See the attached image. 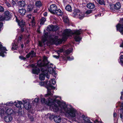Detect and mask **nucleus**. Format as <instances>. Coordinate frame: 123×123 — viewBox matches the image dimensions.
<instances>
[{
    "label": "nucleus",
    "mask_w": 123,
    "mask_h": 123,
    "mask_svg": "<svg viewBox=\"0 0 123 123\" xmlns=\"http://www.w3.org/2000/svg\"><path fill=\"white\" fill-rule=\"evenodd\" d=\"M57 97L55 96L53 98H49L48 105L50 106L54 112H57L59 110L62 111L63 110L68 116L72 117H75L77 113L76 110L72 108H67L65 102H61L56 99Z\"/></svg>",
    "instance_id": "nucleus-2"
},
{
    "label": "nucleus",
    "mask_w": 123,
    "mask_h": 123,
    "mask_svg": "<svg viewBox=\"0 0 123 123\" xmlns=\"http://www.w3.org/2000/svg\"><path fill=\"white\" fill-rule=\"evenodd\" d=\"M18 12L19 14L22 16L25 15L26 12V10L24 8L19 9Z\"/></svg>",
    "instance_id": "nucleus-16"
},
{
    "label": "nucleus",
    "mask_w": 123,
    "mask_h": 123,
    "mask_svg": "<svg viewBox=\"0 0 123 123\" xmlns=\"http://www.w3.org/2000/svg\"><path fill=\"white\" fill-rule=\"evenodd\" d=\"M72 51V49H67L66 51V53L67 54H69L71 53Z\"/></svg>",
    "instance_id": "nucleus-38"
},
{
    "label": "nucleus",
    "mask_w": 123,
    "mask_h": 123,
    "mask_svg": "<svg viewBox=\"0 0 123 123\" xmlns=\"http://www.w3.org/2000/svg\"><path fill=\"white\" fill-rule=\"evenodd\" d=\"M121 109L120 110V118H122L123 117L122 114H123V103H122L120 106Z\"/></svg>",
    "instance_id": "nucleus-23"
},
{
    "label": "nucleus",
    "mask_w": 123,
    "mask_h": 123,
    "mask_svg": "<svg viewBox=\"0 0 123 123\" xmlns=\"http://www.w3.org/2000/svg\"><path fill=\"white\" fill-rule=\"evenodd\" d=\"M18 4L19 6L21 7H24L26 5L25 1L23 0L19 1Z\"/></svg>",
    "instance_id": "nucleus-18"
},
{
    "label": "nucleus",
    "mask_w": 123,
    "mask_h": 123,
    "mask_svg": "<svg viewBox=\"0 0 123 123\" xmlns=\"http://www.w3.org/2000/svg\"><path fill=\"white\" fill-rule=\"evenodd\" d=\"M5 17L6 18V20H9L11 18L12 15L10 14L9 12L8 11H5L4 12Z\"/></svg>",
    "instance_id": "nucleus-12"
},
{
    "label": "nucleus",
    "mask_w": 123,
    "mask_h": 123,
    "mask_svg": "<svg viewBox=\"0 0 123 123\" xmlns=\"http://www.w3.org/2000/svg\"><path fill=\"white\" fill-rule=\"evenodd\" d=\"M39 99L38 98H35V99L33 100V103L34 104L35 103H38L39 101Z\"/></svg>",
    "instance_id": "nucleus-40"
},
{
    "label": "nucleus",
    "mask_w": 123,
    "mask_h": 123,
    "mask_svg": "<svg viewBox=\"0 0 123 123\" xmlns=\"http://www.w3.org/2000/svg\"><path fill=\"white\" fill-rule=\"evenodd\" d=\"M82 117L83 118L80 123H92L90 122V120L88 118L86 117L84 115L82 116Z\"/></svg>",
    "instance_id": "nucleus-10"
},
{
    "label": "nucleus",
    "mask_w": 123,
    "mask_h": 123,
    "mask_svg": "<svg viewBox=\"0 0 123 123\" xmlns=\"http://www.w3.org/2000/svg\"><path fill=\"white\" fill-rule=\"evenodd\" d=\"M36 55V53L34 52V51L31 50L26 55V57L27 58H28L31 56V57H33L35 56Z\"/></svg>",
    "instance_id": "nucleus-14"
},
{
    "label": "nucleus",
    "mask_w": 123,
    "mask_h": 123,
    "mask_svg": "<svg viewBox=\"0 0 123 123\" xmlns=\"http://www.w3.org/2000/svg\"><path fill=\"white\" fill-rule=\"evenodd\" d=\"M51 81L52 82V84L53 85H55L56 83L55 79H51Z\"/></svg>",
    "instance_id": "nucleus-43"
},
{
    "label": "nucleus",
    "mask_w": 123,
    "mask_h": 123,
    "mask_svg": "<svg viewBox=\"0 0 123 123\" xmlns=\"http://www.w3.org/2000/svg\"><path fill=\"white\" fill-rule=\"evenodd\" d=\"M43 15L44 16H47V12H45L43 13Z\"/></svg>",
    "instance_id": "nucleus-60"
},
{
    "label": "nucleus",
    "mask_w": 123,
    "mask_h": 123,
    "mask_svg": "<svg viewBox=\"0 0 123 123\" xmlns=\"http://www.w3.org/2000/svg\"><path fill=\"white\" fill-rule=\"evenodd\" d=\"M117 115L116 113L115 112L114 113L113 117L114 118L115 117H116V116H117Z\"/></svg>",
    "instance_id": "nucleus-59"
},
{
    "label": "nucleus",
    "mask_w": 123,
    "mask_h": 123,
    "mask_svg": "<svg viewBox=\"0 0 123 123\" xmlns=\"http://www.w3.org/2000/svg\"><path fill=\"white\" fill-rule=\"evenodd\" d=\"M6 18L5 16L2 15L0 16V21H2L4 20H6Z\"/></svg>",
    "instance_id": "nucleus-32"
},
{
    "label": "nucleus",
    "mask_w": 123,
    "mask_h": 123,
    "mask_svg": "<svg viewBox=\"0 0 123 123\" xmlns=\"http://www.w3.org/2000/svg\"><path fill=\"white\" fill-rule=\"evenodd\" d=\"M23 38V36L22 35H21L19 37L18 40H21Z\"/></svg>",
    "instance_id": "nucleus-52"
},
{
    "label": "nucleus",
    "mask_w": 123,
    "mask_h": 123,
    "mask_svg": "<svg viewBox=\"0 0 123 123\" xmlns=\"http://www.w3.org/2000/svg\"><path fill=\"white\" fill-rule=\"evenodd\" d=\"M120 46L121 47H123V42L122 43V44L120 45Z\"/></svg>",
    "instance_id": "nucleus-61"
},
{
    "label": "nucleus",
    "mask_w": 123,
    "mask_h": 123,
    "mask_svg": "<svg viewBox=\"0 0 123 123\" xmlns=\"http://www.w3.org/2000/svg\"><path fill=\"white\" fill-rule=\"evenodd\" d=\"M13 104V102H12V101H11L10 102H9L8 103H7L6 104V105H7V106H8V105H9H9H11L10 104Z\"/></svg>",
    "instance_id": "nucleus-51"
},
{
    "label": "nucleus",
    "mask_w": 123,
    "mask_h": 123,
    "mask_svg": "<svg viewBox=\"0 0 123 123\" xmlns=\"http://www.w3.org/2000/svg\"><path fill=\"white\" fill-rule=\"evenodd\" d=\"M43 43L41 41H38V45L40 47H42L43 46Z\"/></svg>",
    "instance_id": "nucleus-41"
},
{
    "label": "nucleus",
    "mask_w": 123,
    "mask_h": 123,
    "mask_svg": "<svg viewBox=\"0 0 123 123\" xmlns=\"http://www.w3.org/2000/svg\"><path fill=\"white\" fill-rule=\"evenodd\" d=\"M21 31L23 32L24 31V27L23 26H22L21 28Z\"/></svg>",
    "instance_id": "nucleus-54"
},
{
    "label": "nucleus",
    "mask_w": 123,
    "mask_h": 123,
    "mask_svg": "<svg viewBox=\"0 0 123 123\" xmlns=\"http://www.w3.org/2000/svg\"><path fill=\"white\" fill-rule=\"evenodd\" d=\"M33 7V5L31 4L27 6V10L28 11L30 12L32 10Z\"/></svg>",
    "instance_id": "nucleus-24"
},
{
    "label": "nucleus",
    "mask_w": 123,
    "mask_h": 123,
    "mask_svg": "<svg viewBox=\"0 0 123 123\" xmlns=\"http://www.w3.org/2000/svg\"><path fill=\"white\" fill-rule=\"evenodd\" d=\"M63 21L65 23H68L69 21V19L67 17L65 16L63 18Z\"/></svg>",
    "instance_id": "nucleus-34"
},
{
    "label": "nucleus",
    "mask_w": 123,
    "mask_h": 123,
    "mask_svg": "<svg viewBox=\"0 0 123 123\" xmlns=\"http://www.w3.org/2000/svg\"><path fill=\"white\" fill-rule=\"evenodd\" d=\"M53 56L56 59H58L59 58V55L58 56H57L56 55H54Z\"/></svg>",
    "instance_id": "nucleus-55"
},
{
    "label": "nucleus",
    "mask_w": 123,
    "mask_h": 123,
    "mask_svg": "<svg viewBox=\"0 0 123 123\" xmlns=\"http://www.w3.org/2000/svg\"><path fill=\"white\" fill-rule=\"evenodd\" d=\"M30 66L33 68L32 70L33 74H38L40 72H41L42 74L39 75V77L41 80H44L45 76L49 79V73H52L55 72L53 64L48 61L47 57L46 56L43 57V61L40 60L38 61L36 65V64H32Z\"/></svg>",
    "instance_id": "nucleus-1"
},
{
    "label": "nucleus",
    "mask_w": 123,
    "mask_h": 123,
    "mask_svg": "<svg viewBox=\"0 0 123 123\" xmlns=\"http://www.w3.org/2000/svg\"><path fill=\"white\" fill-rule=\"evenodd\" d=\"M15 1V0H12V5L13 6L15 5L16 4V2Z\"/></svg>",
    "instance_id": "nucleus-50"
},
{
    "label": "nucleus",
    "mask_w": 123,
    "mask_h": 123,
    "mask_svg": "<svg viewBox=\"0 0 123 123\" xmlns=\"http://www.w3.org/2000/svg\"><path fill=\"white\" fill-rule=\"evenodd\" d=\"M46 21V19L44 17L42 18L40 20V25H42Z\"/></svg>",
    "instance_id": "nucleus-30"
},
{
    "label": "nucleus",
    "mask_w": 123,
    "mask_h": 123,
    "mask_svg": "<svg viewBox=\"0 0 123 123\" xmlns=\"http://www.w3.org/2000/svg\"><path fill=\"white\" fill-rule=\"evenodd\" d=\"M82 30L81 29L75 30L72 34L70 30L66 29L65 30L63 33L62 40L63 41H65L68 37L71 36L72 34L74 35V38L76 42H79L81 40L82 38L79 36L82 33Z\"/></svg>",
    "instance_id": "nucleus-3"
},
{
    "label": "nucleus",
    "mask_w": 123,
    "mask_h": 123,
    "mask_svg": "<svg viewBox=\"0 0 123 123\" xmlns=\"http://www.w3.org/2000/svg\"><path fill=\"white\" fill-rule=\"evenodd\" d=\"M19 57V58L21 60H25L26 59V58L25 57H23V56H20Z\"/></svg>",
    "instance_id": "nucleus-46"
},
{
    "label": "nucleus",
    "mask_w": 123,
    "mask_h": 123,
    "mask_svg": "<svg viewBox=\"0 0 123 123\" xmlns=\"http://www.w3.org/2000/svg\"><path fill=\"white\" fill-rule=\"evenodd\" d=\"M4 11L3 8L1 6H0V12H2Z\"/></svg>",
    "instance_id": "nucleus-48"
},
{
    "label": "nucleus",
    "mask_w": 123,
    "mask_h": 123,
    "mask_svg": "<svg viewBox=\"0 0 123 123\" xmlns=\"http://www.w3.org/2000/svg\"><path fill=\"white\" fill-rule=\"evenodd\" d=\"M50 88L51 89V90L50 91L51 92L52 94V93L51 92L53 91V90L52 89H54L55 88V87L54 86H52L51 87H50Z\"/></svg>",
    "instance_id": "nucleus-44"
},
{
    "label": "nucleus",
    "mask_w": 123,
    "mask_h": 123,
    "mask_svg": "<svg viewBox=\"0 0 123 123\" xmlns=\"http://www.w3.org/2000/svg\"><path fill=\"white\" fill-rule=\"evenodd\" d=\"M12 119V117L10 115H8L4 117L5 121L7 122H10Z\"/></svg>",
    "instance_id": "nucleus-15"
},
{
    "label": "nucleus",
    "mask_w": 123,
    "mask_h": 123,
    "mask_svg": "<svg viewBox=\"0 0 123 123\" xmlns=\"http://www.w3.org/2000/svg\"><path fill=\"white\" fill-rule=\"evenodd\" d=\"M53 118L55 121L57 123H59L61 122V118L59 116H54L52 115Z\"/></svg>",
    "instance_id": "nucleus-13"
},
{
    "label": "nucleus",
    "mask_w": 123,
    "mask_h": 123,
    "mask_svg": "<svg viewBox=\"0 0 123 123\" xmlns=\"http://www.w3.org/2000/svg\"><path fill=\"white\" fill-rule=\"evenodd\" d=\"M35 5L37 7H39L42 6V3L40 1H37L35 3Z\"/></svg>",
    "instance_id": "nucleus-28"
},
{
    "label": "nucleus",
    "mask_w": 123,
    "mask_h": 123,
    "mask_svg": "<svg viewBox=\"0 0 123 123\" xmlns=\"http://www.w3.org/2000/svg\"><path fill=\"white\" fill-rule=\"evenodd\" d=\"M117 30H118L122 34H123V20L121 19L119 23L116 26Z\"/></svg>",
    "instance_id": "nucleus-6"
},
{
    "label": "nucleus",
    "mask_w": 123,
    "mask_h": 123,
    "mask_svg": "<svg viewBox=\"0 0 123 123\" xmlns=\"http://www.w3.org/2000/svg\"><path fill=\"white\" fill-rule=\"evenodd\" d=\"M56 14L59 15H61L62 14V12L60 9L56 10L55 14Z\"/></svg>",
    "instance_id": "nucleus-21"
},
{
    "label": "nucleus",
    "mask_w": 123,
    "mask_h": 123,
    "mask_svg": "<svg viewBox=\"0 0 123 123\" xmlns=\"http://www.w3.org/2000/svg\"><path fill=\"white\" fill-rule=\"evenodd\" d=\"M57 27L56 26L49 25L48 26L47 30L50 31H55L57 30Z\"/></svg>",
    "instance_id": "nucleus-9"
},
{
    "label": "nucleus",
    "mask_w": 123,
    "mask_h": 123,
    "mask_svg": "<svg viewBox=\"0 0 123 123\" xmlns=\"http://www.w3.org/2000/svg\"><path fill=\"white\" fill-rule=\"evenodd\" d=\"M63 51V49H60L59 50L56 51V52L58 54V55H59L60 53L62 52Z\"/></svg>",
    "instance_id": "nucleus-36"
},
{
    "label": "nucleus",
    "mask_w": 123,
    "mask_h": 123,
    "mask_svg": "<svg viewBox=\"0 0 123 123\" xmlns=\"http://www.w3.org/2000/svg\"><path fill=\"white\" fill-rule=\"evenodd\" d=\"M92 12V11L90 10H87L86 12V14H89L91 13Z\"/></svg>",
    "instance_id": "nucleus-49"
},
{
    "label": "nucleus",
    "mask_w": 123,
    "mask_h": 123,
    "mask_svg": "<svg viewBox=\"0 0 123 123\" xmlns=\"http://www.w3.org/2000/svg\"><path fill=\"white\" fill-rule=\"evenodd\" d=\"M120 62L123 64V55H121L120 57Z\"/></svg>",
    "instance_id": "nucleus-45"
},
{
    "label": "nucleus",
    "mask_w": 123,
    "mask_h": 123,
    "mask_svg": "<svg viewBox=\"0 0 123 123\" xmlns=\"http://www.w3.org/2000/svg\"><path fill=\"white\" fill-rule=\"evenodd\" d=\"M6 5L8 7H11V4L8 2H6Z\"/></svg>",
    "instance_id": "nucleus-53"
},
{
    "label": "nucleus",
    "mask_w": 123,
    "mask_h": 123,
    "mask_svg": "<svg viewBox=\"0 0 123 123\" xmlns=\"http://www.w3.org/2000/svg\"><path fill=\"white\" fill-rule=\"evenodd\" d=\"M5 113L9 115H10L12 113L13 110L11 109H5Z\"/></svg>",
    "instance_id": "nucleus-20"
},
{
    "label": "nucleus",
    "mask_w": 123,
    "mask_h": 123,
    "mask_svg": "<svg viewBox=\"0 0 123 123\" xmlns=\"http://www.w3.org/2000/svg\"><path fill=\"white\" fill-rule=\"evenodd\" d=\"M57 9V6L55 5L52 4L50 6L49 8H48V10L51 13L54 14H55Z\"/></svg>",
    "instance_id": "nucleus-7"
},
{
    "label": "nucleus",
    "mask_w": 123,
    "mask_h": 123,
    "mask_svg": "<svg viewBox=\"0 0 123 123\" xmlns=\"http://www.w3.org/2000/svg\"><path fill=\"white\" fill-rule=\"evenodd\" d=\"M41 102L43 103H45L46 100L44 98H41Z\"/></svg>",
    "instance_id": "nucleus-42"
},
{
    "label": "nucleus",
    "mask_w": 123,
    "mask_h": 123,
    "mask_svg": "<svg viewBox=\"0 0 123 123\" xmlns=\"http://www.w3.org/2000/svg\"><path fill=\"white\" fill-rule=\"evenodd\" d=\"M80 15H79L77 17L80 19H82L84 17V15L80 12Z\"/></svg>",
    "instance_id": "nucleus-37"
},
{
    "label": "nucleus",
    "mask_w": 123,
    "mask_h": 123,
    "mask_svg": "<svg viewBox=\"0 0 123 123\" xmlns=\"http://www.w3.org/2000/svg\"><path fill=\"white\" fill-rule=\"evenodd\" d=\"M31 15L30 14V15H28V17L29 18H31Z\"/></svg>",
    "instance_id": "nucleus-64"
},
{
    "label": "nucleus",
    "mask_w": 123,
    "mask_h": 123,
    "mask_svg": "<svg viewBox=\"0 0 123 123\" xmlns=\"http://www.w3.org/2000/svg\"><path fill=\"white\" fill-rule=\"evenodd\" d=\"M80 10H79L76 9L75 10L74 14L75 16H77L79 15H80Z\"/></svg>",
    "instance_id": "nucleus-25"
},
{
    "label": "nucleus",
    "mask_w": 123,
    "mask_h": 123,
    "mask_svg": "<svg viewBox=\"0 0 123 123\" xmlns=\"http://www.w3.org/2000/svg\"><path fill=\"white\" fill-rule=\"evenodd\" d=\"M67 58L70 61L71 60L73 59H74V58H70V57H67Z\"/></svg>",
    "instance_id": "nucleus-56"
},
{
    "label": "nucleus",
    "mask_w": 123,
    "mask_h": 123,
    "mask_svg": "<svg viewBox=\"0 0 123 123\" xmlns=\"http://www.w3.org/2000/svg\"><path fill=\"white\" fill-rule=\"evenodd\" d=\"M3 25V24L1 23H0V31H1V28L2 27Z\"/></svg>",
    "instance_id": "nucleus-58"
},
{
    "label": "nucleus",
    "mask_w": 123,
    "mask_h": 123,
    "mask_svg": "<svg viewBox=\"0 0 123 123\" xmlns=\"http://www.w3.org/2000/svg\"><path fill=\"white\" fill-rule=\"evenodd\" d=\"M9 9V10L10 11H12L13 12V11L14 9V8L13 6H11V7H10Z\"/></svg>",
    "instance_id": "nucleus-47"
},
{
    "label": "nucleus",
    "mask_w": 123,
    "mask_h": 123,
    "mask_svg": "<svg viewBox=\"0 0 123 123\" xmlns=\"http://www.w3.org/2000/svg\"><path fill=\"white\" fill-rule=\"evenodd\" d=\"M44 36L45 38V40H47L48 39L50 42L55 43L56 45L61 43L62 41L61 39H58V36L53 34H52L51 35L49 36L48 33L46 32L44 33Z\"/></svg>",
    "instance_id": "nucleus-4"
},
{
    "label": "nucleus",
    "mask_w": 123,
    "mask_h": 123,
    "mask_svg": "<svg viewBox=\"0 0 123 123\" xmlns=\"http://www.w3.org/2000/svg\"><path fill=\"white\" fill-rule=\"evenodd\" d=\"M46 82H45V81L41 82H39V84L40 85L42 86L45 85V84H46Z\"/></svg>",
    "instance_id": "nucleus-39"
},
{
    "label": "nucleus",
    "mask_w": 123,
    "mask_h": 123,
    "mask_svg": "<svg viewBox=\"0 0 123 123\" xmlns=\"http://www.w3.org/2000/svg\"><path fill=\"white\" fill-rule=\"evenodd\" d=\"M65 9L67 10L70 12L72 10L71 7V6L69 5L66 6L65 7Z\"/></svg>",
    "instance_id": "nucleus-29"
},
{
    "label": "nucleus",
    "mask_w": 123,
    "mask_h": 123,
    "mask_svg": "<svg viewBox=\"0 0 123 123\" xmlns=\"http://www.w3.org/2000/svg\"><path fill=\"white\" fill-rule=\"evenodd\" d=\"M114 5V8L116 10H118L121 7V5L119 2H117L116 4Z\"/></svg>",
    "instance_id": "nucleus-17"
},
{
    "label": "nucleus",
    "mask_w": 123,
    "mask_h": 123,
    "mask_svg": "<svg viewBox=\"0 0 123 123\" xmlns=\"http://www.w3.org/2000/svg\"><path fill=\"white\" fill-rule=\"evenodd\" d=\"M6 51L7 50L6 48L3 47L0 43V56L4 57L5 55V53H6L5 51Z\"/></svg>",
    "instance_id": "nucleus-8"
},
{
    "label": "nucleus",
    "mask_w": 123,
    "mask_h": 123,
    "mask_svg": "<svg viewBox=\"0 0 123 123\" xmlns=\"http://www.w3.org/2000/svg\"><path fill=\"white\" fill-rule=\"evenodd\" d=\"M18 48V46L15 43H13L12 44V49H16Z\"/></svg>",
    "instance_id": "nucleus-33"
},
{
    "label": "nucleus",
    "mask_w": 123,
    "mask_h": 123,
    "mask_svg": "<svg viewBox=\"0 0 123 123\" xmlns=\"http://www.w3.org/2000/svg\"><path fill=\"white\" fill-rule=\"evenodd\" d=\"M97 2L100 5H105V3L104 0H97Z\"/></svg>",
    "instance_id": "nucleus-31"
},
{
    "label": "nucleus",
    "mask_w": 123,
    "mask_h": 123,
    "mask_svg": "<svg viewBox=\"0 0 123 123\" xmlns=\"http://www.w3.org/2000/svg\"><path fill=\"white\" fill-rule=\"evenodd\" d=\"M26 104V105L25 104L23 105V107H24L27 110H29L30 109L31 107L30 104L28 103Z\"/></svg>",
    "instance_id": "nucleus-22"
},
{
    "label": "nucleus",
    "mask_w": 123,
    "mask_h": 123,
    "mask_svg": "<svg viewBox=\"0 0 123 123\" xmlns=\"http://www.w3.org/2000/svg\"><path fill=\"white\" fill-rule=\"evenodd\" d=\"M14 104L15 106L19 108H22L23 107V103L21 101H15L14 103Z\"/></svg>",
    "instance_id": "nucleus-11"
},
{
    "label": "nucleus",
    "mask_w": 123,
    "mask_h": 123,
    "mask_svg": "<svg viewBox=\"0 0 123 123\" xmlns=\"http://www.w3.org/2000/svg\"><path fill=\"white\" fill-rule=\"evenodd\" d=\"M23 105H24V104H25L26 105V104H27V103H28L27 102V101L26 100H23Z\"/></svg>",
    "instance_id": "nucleus-57"
},
{
    "label": "nucleus",
    "mask_w": 123,
    "mask_h": 123,
    "mask_svg": "<svg viewBox=\"0 0 123 123\" xmlns=\"http://www.w3.org/2000/svg\"><path fill=\"white\" fill-rule=\"evenodd\" d=\"M25 24V22L22 20H20L18 22V25L20 26H23Z\"/></svg>",
    "instance_id": "nucleus-26"
},
{
    "label": "nucleus",
    "mask_w": 123,
    "mask_h": 123,
    "mask_svg": "<svg viewBox=\"0 0 123 123\" xmlns=\"http://www.w3.org/2000/svg\"><path fill=\"white\" fill-rule=\"evenodd\" d=\"M45 82H46V84H45V85H46V87L47 89V94L45 95V96L47 97L48 96H52L53 94L50 91L51 89L50 88V87H51L52 86L51 85V82L50 81H49L48 82V81L47 80L45 81Z\"/></svg>",
    "instance_id": "nucleus-5"
},
{
    "label": "nucleus",
    "mask_w": 123,
    "mask_h": 123,
    "mask_svg": "<svg viewBox=\"0 0 123 123\" xmlns=\"http://www.w3.org/2000/svg\"><path fill=\"white\" fill-rule=\"evenodd\" d=\"M86 6L88 8L90 9H93L95 7V5L93 3H90L87 4Z\"/></svg>",
    "instance_id": "nucleus-19"
},
{
    "label": "nucleus",
    "mask_w": 123,
    "mask_h": 123,
    "mask_svg": "<svg viewBox=\"0 0 123 123\" xmlns=\"http://www.w3.org/2000/svg\"><path fill=\"white\" fill-rule=\"evenodd\" d=\"M32 19L31 21V24H29L30 26L31 25L32 27H34V26L35 25V20L34 18V17H32Z\"/></svg>",
    "instance_id": "nucleus-27"
},
{
    "label": "nucleus",
    "mask_w": 123,
    "mask_h": 123,
    "mask_svg": "<svg viewBox=\"0 0 123 123\" xmlns=\"http://www.w3.org/2000/svg\"><path fill=\"white\" fill-rule=\"evenodd\" d=\"M29 42V40H27L26 42V43L27 44Z\"/></svg>",
    "instance_id": "nucleus-63"
},
{
    "label": "nucleus",
    "mask_w": 123,
    "mask_h": 123,
    "mask_svg": "<svg viewBox=\"0 0 123 123\" xmlns=\"http://www.w3.org/2000/svg\"><path fill=\"white\" fill-rule=\"evenodd\" d=\"M5 113V110H4V109L2 108L0 109V114L1 115H2V114H3L4 113V112Z\"/></svg>",
    "instance_id": "nucleus-35"
},
{
    "label": "nucleus",
    "mask_w": 123,
    "mask_h": 123,
    "mask_svg": "<svg viewBox=\"0 0 123 123\" xmlns=\"http://www.w3.org/2000/svg\"><path fill=\"white\" fill-rule=\"evenodd\" d=\"M37 12V10H35L33 12L34 13H35Z\"/></svg>",
    "instance_id": "nucleus-62"
}]
</instances>
